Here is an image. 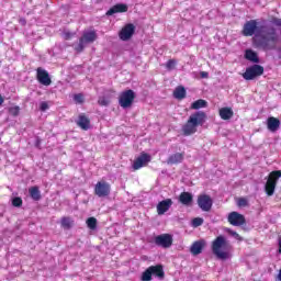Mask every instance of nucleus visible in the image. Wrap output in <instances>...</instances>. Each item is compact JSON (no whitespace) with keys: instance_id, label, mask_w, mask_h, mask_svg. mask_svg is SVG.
Returning <instances> with one entry per match:
<instances>
[{"instance_id":"1","label":"nucleus","mask_w":281,"mask_h":281,"mask_svg":"<svg viewBox=\"0 0 281 281\" xmlns=\"http://www.w3.org/2000/svg\"><path fill=\"white\" fill-rule=\"evenodd\" d=\"M244 36H255L252 37V46L256 49H262V52H272L278 47V41H280V35H278V30L271 24H263L258 26L257 20H249L244 24L243 27Z\"/></svg>"},{"instance_id":"2","label":"nucleus","mask_w":281,"mask_h":281,"mask_svg":"<svg viewBox=\"0 0 281 281\" xmlns=\"http://www.w3.org/2000/svg\"><path fill=\"white\" fill-rule=\"evenodd\" d=\"M205 117H207V115L203 111H198L191 114L187 123L182 126L183 135H194L196 128L205 124Z\"/></svg>"},{"instance_id":"3","label":"nucleus","mask_w":281,"mask_h":281,"mask_svg":"<svg viewBox=\"0 0 281 281\" xmlns=\"http://www.w3.org/2000/svg\"><path fill=\"white\" fill-rule=\"evenodd\" d=\"M212 251L220 260H227L229 251H232V244L227 241L225 236H217L212 243Z\"/></svg>"},{"instance_id":"4","label":"nucleus","mask_w":281,"mask_h":281,"mask_svg":"<svg viewBox=\"0 0 281 281\" xmlns=\"http://www.w3.org/2000/svg\"><path fill=\"white\" fill-rule=\"evenodd\" d=\"M95 41H98V33H95V31H86L79 38V43L75 46V49L80 54L85 52V47H87V45H91V43H95Z\"/></svg>"},{"instance_id":"5","label":"nucleus","mask_w":281,"mask_h":281,"mask_svg":"<svg viewBox=\"0 0 281 281\" xmlns=\"http://www.w3.org/2000/svg\"><path fill=\"white\" fill-rule=\"evenodd\" d=\"M280 177H281V170H276L270 172L265 186V190L268 196H273L276 192V186H278V181Z\"/></svg>"},{"instance_id":"6","label":"nucleus","mask_w":281,"mask_h":281,"mask_svg":"<svg viewBox=\"0 0 281 281\" xmlns=\"http://www.w3.org/2000/svg\"><path fill=\"white\" fill-rule=\"evenodd\" d=\"M262 74H265V67L255 64L246 68V71L243 74V78L244 80H256V78H259Z\"/></svg>"},{"instance_id":"7","label":"nucleus","mask_w":281,"mask_h":281,"mask_svg":"<svg viewBox=\"0 0 281 281\" xmlns=\"http://www.w3.org/2000/svg\"><path fill=\"white\" fill-rule=\"evenodd\" d=\"M135 101V91L126 90L123 91L119 98V104L122 109H130L133 106V102Z\"/></svg>"},{"instance_id":"8","label":"nucleus","mask_w":281,"mask_h":281,"mask_svg":"<svg viewBox=\"0 0 281 281\" xmlns=\"http://www.w3.org/2000/svg\"><path fill=\"white\" fill-rule=\"evenodd\" d=\"M94 194L100 199L109 196L111 194V184L106 181H99L94 186Z\"/></svg>"},{"instance_id":"9","label":"nucleus","mask_w":281,"mask_h":281,"mask_svg":"<svg viewBox=\"0 0 281 281\" xmlns=\"http://www.w3.org/2000/svg\"><path fill=\"white\" fill-rule=\"evenodd\" d=\"M157 247H162V249H170L172 247V235L170 234H161L155 237L154 240Z\"/></svg>"},{"instance_id":"10","label":"nucleus","mask_w":281,"mask_h":281,"mask_svg":"<svg viewBox=\"0 0 281 281\" xmlns=\"http://www.w3.org/2000/svg\"><path fill=\"white\" fill-rule=\"evenodd\" d=\"M227 221L234 227H241V225H245V223H247V220H245V215L236 211H233L228 214Z\"/></svg>"},{"instance_id":"11","label":"nucleus","mask_w":281,"mask_h":281,"mask_svg":"<svg viewBox=\"0 0 281 281\" xmlns=\"http://www.w3.org/2000/svg\"><path fill=\"white\" fill-rule=\"evenodd\" d=\"M198 205L202 212H210V210H212V205H214V201L207 194H200L198 196Z\"/></svg>"},{"instance_id":"12","label":"nucleus","mask_w":281,"mask_h":281,"mask_svg":"<svg viewBox=\"0 0 281 281\" xmlns=\"http://www.w3.org/2000/svg\"><path fill=\"white\" fill-rule=\"evenodd\" d=\"M37 80L40 85H43L44 87H49L52 85V78H49V72L43 68H37Z\"/></svg>"},{"instance_id":"13","label":"nucleus","mask_w":281,"mask_h":281,"mask_svg":"<svg viewBox=\"0 0 281 281\" xmlns=\"http://www.w3.org/2000/svg\"><path fill=\"white\" fill-rule=\"evenodd\" d=\"M134 34H135V25L127 24L120 32V38L121 41H130Z\"/></svg>"},{"instance_id":"14","label":"nucleus","mask_w":281,"mask_h":281,"mask_svg":"<svg viewBox=\"0 0 281 281\" xmlns=\"http://www.w3.org/2000/svg\"><path fill=\"white\" fill-rule=\"evenodd\" d=\"M150 161V155L148 154H140L138 158L133 162V169L134 170H139V168H144L147 164Z\"/></svg>"},{"instance_id":"15","label":"nucleus","mask_w":281,"mask_h":281,"mask_svg":"<svg viewBox=\"0 0 281 281\" xmlns=\"http://www.w3.org/2000/svg\"><path fill=\"white\" fill-rule=\"evenodd\" d=\"M170 207H172V199L162 200L157 204V214L162 216Z\"/></svg>"},{"instance_id":"16","label":"nucleus","mask_w":281,"mask_h":281,"mask_svg":"<svg viewBox=\"0 0 281 281\" xmlns=\"http://www.w3.org/2000/svg\"><path fill=\"white\" fill-rule=\"evenodd\" d=\"M120 12H128V5L124 3L115 4L112 8H110L105 14L106 16H113V14H117Z\"/></svg>"},{"instance_id":"17","label":"nucleus","mask_w":281,"mask_h":281,"mask_svg":"<svg viewBox=\"0 0 281 281\" xmlns=\"http://www.w3.org/2000/svg\"><path fill=\"white\" fill-rule=\"evenodd\" d=\"M77 125L79 128H82V131H89L91 128V121L89 117H87V115L80 114L77 121Z\"/></svg>"},{"instance_id":"18","label":"nucleus","mask_w":281,"mask_h":281,"mask_svg":"<svg viewBox=\"0 0 281 281\" xmlns=\"http://www.w3.org/2000/svg\"><path fill=\"white\" fill-rule=\"evenodd\" d=\"M192 201H194V196L190 192H182L179 195V202L187 207H190V205H192Z\"/></svg>"},{"instance_id":"19","label":"nucleus","mask_w":281,"mask_h":281,"mask_svg":"<svg viewBox=\"0 0 281 281\" xmlns=\"http://www.w3.org/2000/svg\"><path fill=\"white\" fill-rule=\"evenodd\" d=\"M267 128L270 133H276L280 128V121L273 116L268 117Z\"/></svg>"},{"instance_id":"20","label":"nucleus","mask_w":281,"mask_h":281,"mask_svg":"<svg viewBox=\"0 0 281 281\" xmlns=\"http://www.w3.org/2000/svg\"><path fill=\"white\" fill-rule=\"evenodd\" d=\"M203 247H205V240L194 241L190 248V252L193 256H199V254H202Z\"/></svg>"},{"instance_id":"21","label":"nucleus","mask_w":281,"mask_h":281,"mask_svg":"<svg viewBox=\"0 0 281 281\" xmlns=\"http://www.w3.org/2000/svg\"><path fill=\"white\" fill-rule=\"evenodd\" d=\"M186 157V154L183 153H176L167 159V164L170 166H177V164H181L183 161V158Z\"/></svg>"},{"instance_id":"22","label":"nucleus","mask_w":281,"mask_h":281,"mask_svg":"<svg viewBox=\"0 0 281 281\" xmlns=\"http://www.w3.org/2000/svg\"><path fill=\"white\" fill-rule=\"evenodd\" d=\"M245 58H246V60H249L250 63H255V65H258V63H260V58L258 57V53H256L251 49H246Z\"/></svg>"},{"instance_id":"23","label":"nucleus","mask_w":281,"mask_h":281,"mask_svg":"<svg viewBox=\"0 0 281 281\" xmlns=\"http://www.w3.org/2000/svg\"><path fill=\"white\" fill-rule=\"evenodd\" d=\"M151 274L156 276L159 280H164L166 273L164 272V266L157 265V266H151Z\"/></svg>"},{"instance_id":"24","label":"nucleus","mask_w":281,"mask_h":281,"mask_svg":"<svg viewBox=\"0 0 281 281\" xmlns=\"http://www.w3.org/2000/svg\"><path fill=\"white\" fill-rule=\"evenodd\" d=\"M220 117L222 120H232V117H234V110H232V108L220 109Z\"/></svg>"},{"instance_id":"25","label":"nucleus","mask_w":281,"mask_h":281,"mask_svg":"<svg viewBox=\"0 0 281 281\" xmlns=\"http://www.w3.org/2000/svg\"><path fill=\"white\" fill-rule=\"evenodd\" d=\"M60 225L63 229H71V227H74V218L69 216H64L60 220Z\"/></svg>"},{"instance_id":"26","label":"nucleus","mask_w":281,"mask_h":281,"mask_svg":"<svg viewBox=\"0 0 281 281\" xmlns=\"http://www.w3.org/2000/svg\"><path fill=\"white\" fill-rule=\"evenodd\" d=\"M29 194L33 201H41V190L38 187H32L29 189Z\"/></svg>"},{"instance_id":"27","label":"nucleus","mask_w":281,"mask_h":281,"mask_svg":"<svg viewBox=\"0 0 281 281\" xmlns=\"http://www.w3.org/2000/svg\"><path fill=\"white\" fill-rule=\"evenodd\" d=\"M206 106L207 101L203 99H199L191 104V109H193L194 111H199V109H205Z\"/></svg>"},{"instance_id":"28","label":"nucleus","mask_w":281,"mask_h":281,"mask_svg":"<svg viewBox=\"0 0 281 281\" xmlns=\"http://www.w3.org/2000/svg\"><path fill=\"white\" fill-rule=\"evenodd\" d=\"M173 98L177 100H183L186 98V88L179 86L173 91Z\"/></svg>"},{"instance_id":"29","label":"nucleus","mask_w":281,"mask_h":281,"mask_svg":"<svg viewBox=\"0 0 281 281\" xmlns=\"http://www.w3.org/2000/svg\"><path fill=\"white\" fill-rule=\"evenodd\" d=\"M140 280H142V281H150V280H153V268H151V266H150L149 268H147V269L143 272V274H142V277H140Z\"/></svg>"},{"instance_id":"30","label":"nucleus","mask_w":281,"mask_h":281,"mask_svg":"<svg viewBox=\"0 0 281 281\" xmlns=\"http://www.w3.org/2000/svg\"><path fill=\"white\" fill-rule=\"evenodd\" d=\"M89 229H97L98 228V220L95 217H89L86 221Z\"/></svg>"},{"instance_id":"31","label":"nucleus","mask_w":281,"mask_h":281,"mask_svg":"<svg viewBox=\"0 0 281 281\" xmlns=\"http://www.w3.org/2000/svg\"><path fill=\"white\" fill-rule=\"evenodd\" d=\"M98 104H100V106H109V104H111V100L106 97H100Z\"/></svg>"},{"instance_id":"32","label":"nucleus","mask_w":281,"mask_h":281,"mask_svg":"<svg viewBox=\"0 0 281 281\" xmlns=\"http://www.w3.org/2000/svg\"><path fill=\"white\" fill-rule=\"evenodd\" d=\"M9 113L13 117H18L19 113H21V108H19V105L12 106L9 109Z\"/></svg>"},{"instance_id":"33","label":"nucleus","mask_w":281,"mask_h":281,"mask_svg":"<svg viewBox=\"0 0 281 281\" xmlns=\"http://www.w3.org/2000/svg\"><path fill=\"white\" fill-rule=\"evenodd\" d=\"M175 67H177V60L169 59L166 64V68L168 69V71H172V69H175Z\"/></svg>"},{"instance_id":"34","label":"nucleus","mask_w":281,"mask_h":281,"mask_svg":"<svg viewBox=\"0 0 281 281\" xmlns=\"http://www.w3.org/2000/svg\"><path fill=\"white\" fill-rule=\"evenodd\" d=\"M203 225V218L195 217L192 220V227H201Z\"/></svg>"},{"instance_id":"35","label":"nucleus","mask_w":281,"mask_h":281,"mask_svg":"<svg viewBox=\"0 0 281 281\" xmlns=\"http://www.w3.org/2000/svg\"><path fill=\"white\" fill-rule=\"evenodd\" d=\"M12 205L14 207H21V205H23V200L21 198H14L12 200Z\"/></svg>"},{"instance_id":"36","label":"nucleus","mask_w":281,"mask_h":281,"mask_svg":"<svg viewBox=\"0 0 281 281\" xmlns=\"http://www.w3.org/2000/svg\"><path fill=\"white\" fill-rule=\"evenodd\" d=\"M227 233L231 236H233V238H235L236 240H243V237H240V235L238 233H236L235 231H232L231 228H228Z\"/></svg>"},{"instance_id":"37","label":"nucleus","mask_w":281,"mask_h":281,"mask_svg":"<svg viewBox=\"0 0 281 281\" xmlns=\"http://www.w3.org/2000/svg\"><path fill=\"white\" fill-rule=\"evenodd\" d=\"M74 100H75V102H77V104H82L85 102V98L82 97L81 93L75 94Z\"/></svg>"},{"instance_id":"38","label":"nucleus","mask_w":281,"mask_h":281,"mask_svg":"<svg viewBox=\"0 0 281 281\" xmlns=\"http://www.w3.org/2000/svg\"><path fill=\"white\" fill-rule=\"evenodd\" d=\"M271 24L276 25V27H281V19L280 18H273L271 20Z\"/></svg>"},{"instance_id":"39","label":"nucleus","mask_w":281,"mask_h":281,"mask_svg":"<svg viewBox=\"0 0 281 281\" xmlns=\"http://www.w3.org/2000/svg\"><path fill=\"white\" fill-rule=\"evenodd\" d=\"M238 205H239V207H246V205H247V199L240 198V199L238 200Z\"/></svg>"},{"instance_id":"40","label":"nucleus","mask_w":281,"mask_h":281,"mask_svg":"<svg viewBox=\"0 0 281 281\" xmlns=\"http://www.w3.org/2000/svg\"><path fill=\"white\" fill-rule=\"evenodd\" d=\"M47 109H49V104H47V102L44 101L40 104L41 111H47Z\"/></svg>"},{"instance_id":"41","label":"nucleus","mask_w":281,"mask_h":281,"mask_svg":"<svg viewBox=\"0 0 281 281\" xmlns=\"http://www.w3.org/2000/svg\"><path fill=\"white\" fill-rule=\"evenodd\" d=\"M75 35H76V33L67 32V33H65V38H66V41H69L70 38H74Z\"/></svg>"},{"instance_id":"42","label":"nucleus","mask_w":281,"mask_h":281,"mask_svg":"<svg viewBox=\"0 0 281 281\" xmlns=\"http://www.w3.org/2000/svg\"><path fill=\"white\" fill-rule=\"evenodd\" d=\"M207 76H209L207 72H205V71H202V72H201V78H207Z\"/></svg>"},{"instance_id":"43","label":"nucleus","mask_w":281,"mask_h":281,"mask_svg":"<svg viewBox=\"0 0 281 281\" xmlns=\"http://www.w3.org/2000/svg\"><path fill=\"white\" fill-rule=\"evenodd\" d=\"M3 102H5V99H3V95L0 94V106H2Z\"/></svg>"},{"instance_id":"44","label":"nucleus","mask_w":281,"mask_h":281,"mask_svg":"<svg viewBox=\"0 0 281 281\" xmlns=\"http://www.w3.org/2000/svg\"><path fill=\"white\" fill-rule=\"evenodd\" d=\"M279 254H281V237H279Z\"/></svg>"},{"instance_id":"45","label":"nucleus","mask_w":281,"mask_h":281,"mask_svg":"<svg viewBox=\"0 0 281 281\" xmlns=\"http://www.w3.org/2000/svg\"><path fill=\"white\" fill-rule=\"evenodd\" d=\"M278 279H279V281H281V269L279 271Z\"/></svg>"}]
</instances>
